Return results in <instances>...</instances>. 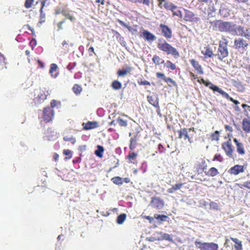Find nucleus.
I'll list each match as a JSON object with an SVG mask.
<instances>
[{
    "mask_svg": "<svg viewBox=\"0 0 250 250\" xmlns=\"http://www.w3.org/2000/svg\"><path fill=\"white\" fill-rule=\"evenodd\" d=\"M212 30L221 32H231L233 31L235 24L230 22L223 21L221 20H216L210 22Z\"/></svg>",
    "mask_w": 250,
    "mask_h": 250,
    "instance_id": "1",
    "label": "nucleus"
},
{
    "mask_svg": "<svg viewBox=\"0 0 250 250\" xmlns=\"http://www.w3.org/2000/svg\"><path fill=\"white\" fill-rule=\"evenodd\" d=\"M158 48L167 55H171L174 58L177 59L180 57V54L177 49L173 47L166 40H159L157 44Z\"/></svg>",
    "mask_w": 250,
    "mask_h": 250,
    "instance_id": "2",
    "label": "nucleus"
},
{
    "mask_svg": "<svg viewBox=\"0 0 250 250\" xmlns=\"http://www.w3.org/2000/svg\"><path fill=\"white\" fill-rule=\"evenodd\" d=\"M207 168V165L206 161L202 158L199 159L194 164V169L195 174L191 176L192 179H195L199 182L207 181L206 178H201L199 176L202 174L203 172L206 171Z\"/></svg>",
    "mask_w": 250,
    "mask_h": 250,
    "instance_id": "3",
    "label": "nucleus"
},
{
    "mask_svg": "<svg viewBox=\"0 0 250 250\" xmlns=\"http://www.w3.org/2000/svg\"><path fill=\"white\" fill-rule=\"evenodd\" d=\"M228 41L225 36H222V40L219 42V46L216 55L219 60L222 61L228 57L229 51L228 49Z\"/></svg>",
    "mask_w": 250,
    "mask_h": 250,
    "instance_id": "4",
    "label": "nucleus"
},
{
    "mask_svg": "<svg viewBox=\"0 0 250 250\" xmlns=\"http://www.w3.org/2000/svg\"><path fill=\"white\" fill-rule=\"evenodd\" d=\"M196 248L200 250H218V246L214 243L201 242L198 240L195 241Z\"/></svg>",
    "mask_w": 250,
    "mask_h": 250,
    "instance_id": "5",
    "label": "nucleus"
},
{
    "mask_svg": "<svg viewBox=\"0 0 250 250\" xmlns=\"http://www.w3.org/2000/svg\"><path fill=\"white\" fill-rule=\"evenodd\" d=\"M55 115L54 111L50 106H47L43 108L42 118L45 123H51L52 122Z\"/></svg>",
    "mask_w": 250,
    "mask_h": 250,
    "instance_id": "6",
    "label": "nucleus"
},
{
    "mask_svg": "<svg viewBox=\"0 0 250 250\" xmlns=\"http://www.w3.org/2000/svg\"><path fill=\"white\" fill-rule=\"evenodd\" d=\"M222 147L228 157L232 159L234 158L233 155L234 149L230 139H229L222 143Z\"/></svg>",
    "mask_w": 250,
    "mask_h": 250,
    "instance_id": "7",
    "label": "nucleus"
},
{
    "mask_svg": "<svg viewBox=\"0 0 250 250\" xmlns=\"http://www.w3.org/2000/svg\"><path fill=\"white\" fill-rule=\"evenodd\" d=\"M183 9L185 14L183 19L185 21L197 23L200 21V18L192 12L185 8Z\"/></svg>",
    "mask_w": 250,
    "mask_h": 250,
    "instance_id": "8",
    "label": "nucleus"
},
{
    "mask_svg": "<svg viewBox=\"0 0 250 250\" xmlns=\"http://www.w3.org/2000/svg\"><path fill=\"white\" fill-rule=\"evenodd\" d=\"M158 2V5L161 9L163 7L167 10L173 11V9H177V6L173 4L170 2H168L166 0H157Z\"/></svg>",
    "mask_w": 250,
    "mask_h": 250,
    "instance_id": "9",
    "label": "nucleus"
},
{
    "mask_svg": "<svg viewBox=\"0 0 250 250\" xmlns=\"http://www.w3.org/2000/svg\"><path fill=\"white\" fill-rule=\"evenodd\" d=\"M233 141L235 145L236 151L240 156H244L246 153L244 144L236 138H233Z\"/></svg>",
    "mask_w": 250,
    "mask_h": 250,
    "instance_id": "10",
    "label": "nucleus"
},
{
    "mask_svg": "<svg viewBox=\"0 0 250 250\" xmlns=\"http://www.w3.org/2000/svg\"><path fill=\"white\" fill-rule=\"evenodd\" d=\"M150 204L152 208L160 209L164 206V202L159 197H152L151 199Z\"/></svg>",
    "mask_w": 250,
    "mask_h": 250,
    "instance_id": "11",
    "label": "nucleus"
},
{
    "mask_svg": "<svg viewBox=\"0 0 250 250\" xmlns=\"http://www.w3.org/2000/svg\"><path fill=\"white\" fill-rule=\"evenodd\" d=\"M248 45L247 41L242 38L236 39L234 42V45L236 49L246 50Z\"/></svg>",
    "mask_w": 250,
    "mask_h": 250,
    "instance_id": "12",
    "label": "nucleus"
},
{
    "mask_svg": "<svg viewBox=\"0 0 250 250\" xmlns=\"http://www.w3.org/2000/svg\"><path fill=\"white\" fill-rule=\"evenodd\" d=\"M160 29L163 36L167 39H169L172 37V30L168 26L161 23L159 26Z\"/></svg>",
    "mask_w": 250,
    "mask_h": 250,
    "instance_id": "13",
    "label": "nucleus"
},
{
    "mask_svg": "<svg viewBox=\"0 0 250 250\" xmlns=\"http://www.w3.org/2000/svg\"><path fill=\"white\" fill-rule=\"evenodd\" d=\"M177 132L179 139H184L185 140H188L189 143H191V139L188 134V128H181L180 130H178Z\"/></svg>",
    "mask_w": 250,
    "mask_h": 250,
    "instance_id": "14",
    "label": "nucleus"
},
{
    "mask_svg": "<svg viewBox=\"0 0 250 250\" xmlns=\"http://www.w3.org/2000/svg\"><path fill=\"white\" fill-rule=\"evenodd\" d=\"M244 171V167L243 166L236 165L231 167L229 170L230 174L236 175L240 173H243Z\"/></svg>",
    "mask_w": 250,
    "mask_h": 250,
    "instance_id": "15",
    "label": "nucleus"
},
{
    "mask_svg": "<svg viewBox=\"0 0 250 250\" xmlns=\"http://www.w3.org/2000/svg\"><path fill=\"white\" fill-rule=\"evenodd\" d=\"M48 94V92L47 91L45 90H40L37 97L35 99V102L39 104L42 103L46 99Z\"/></svg>",
    "mask_w": 250,
    "mask_h": 250,
    "instance_id": "16",
    "label": "nucleus"
},
{
    "mask_svg": "<svg viewBox=\"0 0 250 250\" xmlns=\"http://www.w3.org/2000/svg\"><path fill=\"white\" fill-rule=\"evenodd\" d=\"M141 37L148 42H152L156 39L155 36L146 30H145L142 32Z\"/></svg>",
    "mask_w": 250,
    "mask_h": 250,
    "instance_id": "17",
    "label": "nucleus"
},
{
    "mask_svg": "<svg viewBox=\"0 0 250 250\" xmlns=\"http://www.w3.org/2000/svg\"><path fill=\"white\" fill-rule=\"evenodd\" d=\"M190 62L197 73L200 75L204 74V71L202 66L199 64L198 61L194 59H191L190 60Z\"/></svg>",
    "mask_w": 250,
    "mask_h": 250,
    "instance_id": "18",
    "label": "nucleus"
},
{
    "mask_svg": "<svg viewBox=\"0 0 250 250\" xmlns=\"http://www.w3.org/2000/svg\"><path fill=\"white\" fill-rule=\"evenodd\" d=\"M137 156V153L134 152L133 150H130L128 155L126 156V159L129 163H132L134 164L136 161Z\"/></svg>",
    "mask_w": 250,
    "mask_h": 250,
    "instance_id": "19",
    "label": "nucleus"
},
{
    "mask_svg": "<svg viewBox=\"0 0 250 250\" xmlns=\"http://www.w3.org/2000/svg\"><path fill=\"white\" fill-rule=\"evenodd\" d=\"M83 128L84 130H89L98 127L99 125L96 121H88L86 123H83Z\"/></svg>",
    "mask_w": 250,
    "mask_h": 250,
    "instance_id": "20",
    "label": "nucleus"
},
{
    "mask_svg": "<svg viewBox=\"0 0 250 250\" xmlns=\"http://www.w3.org/2000/svg\"><path fill=\"white\" fill-rule=\"evenodd\" d=\"M203 84H204L206 86L209 87V88L212 90L214 92H217L219 94H221L223 91L221 88H219L216 85H214L212 83L209 81H205Z\"/></svg>",
    "mask_w": 250,
    "mask_h": 250,
    "instance_id": "21",
    "label": "nucleus"
},
{
    "mask_svg": "<svg viewBox=\"0 0 250 250\" xmlns=\"http://www.w3.org/2000/svg\"><path fill=\"white\" fill-rule=\"evenodd\" d=\"M147 101L154 107H158L159 98L154 95H148L147 96Z\"/></svg>",
    "mask_w": 250,
    "mask_h": 250,
    "instance_id": "22",
    "label": "nucleus"
},
{
    "mask_svg": "<svg viewBox=\"0 0 250 250\" xmlns=\"http://www.w3.org/2000/svg\"><path fill=\"white\" fill-rule=\"evenodd\" d=\"M242 127L246 133L250 132V120L247 118H244L242 120Z\"/></svg>",
    "mask_w": 250,
    "mask_h": 250,
    "instance_id": "23",
    "label": "nucleus"
},
{
    "mask_svg": "<svg viewBox=\"0 0 250 250\" xmlns=\"http://www.w3.org/2000/svg\"><path fill=\"white\" fill-rule=\"evenodd\" d=\"M205 173L207 176L214 177L219 174V172L217 168L211 167L208 171H205Z\"/></svg>",
    "mask_w": 250,
    "mask_h": 250,
    "instance_id": "24",
    "label": "nucleus"
},
{
    "mask_svg": "<svg viewBox=\"0 0 250 250\" xmlns=\"http://www.w3.org/2000/svg\"><path fill=\"white\" fill-rule=\"evenodd\" d=\"M132 68L131 67H127L125 69H120L117 71V74L119 76L124 77L128 74H130L132 71Z\"/></svg>",
    "mask_w": 250,
    "mask_h": 250,
    "instance_id": "25",
    "label": "nucleus"
},
{
    "mask_svg": "<svg viewBox=\"0 0 250 250\" xmlns=\"http://www.w3.org/2000/svg\"><path fill=\"white\" fill-rule=\"evenodd\" d=\"M137 140L138 138L137 135H134L130 138L129 145L130 150H133L136 147L137 145Z\"/></svg>",
    "mask_w": 250,
    "mask_h": 250,
    "instance_id": "26",
    "label": "nucleus"
},
{
    "mask_svg": "<svg viewBox=\"0 0 250 250\" xmlns=\"http://www.w3.org/2000/svg\"><path fill=\"white\" fill-rule=\"evenodd\" d=\"M57 69L58 66L56 64L52 63L51 64L49 70V73L54 78H56L58 75L59 73L57 72Z\"/></svg>",
    "mask_w": 250,
    "mask_h": 250,
    "instance_id": "27",
    "label": "nucleus"
},
{
    "mask_svg": "<svg viewBox=\"0 0 250 250\" xmlns=\"http://www.w3.org/2000/svg\"><path fill=\"white\" fill-rule=\"evenodd\" d=\"M184 185V183H177L173 185L171 188L167 189V192L169 193H173L175 191L180 189Z\"/></svg>",
    "mask_w": 250,
    "mask_h": 250,
    "instance_id": "28",
    "label": "nucleus"
},
{
    "mask_svg": "<svg viewBox=\"0 0 250 250\" xmlns=\"http://www.w3.org/2000/svg\"><path fill=\"white\" fill-rule=\"evenodd\" d=\"M152 62L156 65H159L161 64H164L165 61L158 55H154L152 58Z\"/></svg>",
    "mask_w": 250,
    "mask_h": 250,
    "instance_id": "29",
    "label": "nucleus"
},
{
    "mask_svg": "<svg viewBox=\"0 0 250 250\" xmlns=\"http://www.w3.org/2000/svg\"><path fill=\"white\" fill-rule=\"evenodd\" d=\"M230 240L235 243L234 248L236 250H241L242 249V241L237 238L230 237Z\"/></svg>",
    "mask_w": 250,
    "mask_h": 250,
    "instance_id": "30",
    "label": "nucleus"
},
{
    "mask_svg": "<svg viewBox=\"0 0 250 250\" xmlns=\"http://www.w3.org/2000/svg\"><path fill=\"white\" fill-rule=\"evenodd\" d=\"M220 94H221L223 97L226 98L228 100H229L231 102H233L236 105L240 104V102L238 101L234 100L233 98L230 97L229 95L227 92L223 90L222 91Z\"/></svg>",
    "mask_w": 250,
    "mask_h": 250,
    "instance_id": "31",
    "label": "nucleus"
},
{
    "mask_svg": "<svg viewBox=\"0 0 250 250\" xmlns=\"http://www.w3.org/2000/svg\"><path fill=\"white\" fill-rule=\"evenodd\" d=\"M97 149L95 150V154L99 157H103V153L104 151V148L103 146L100 145L97 146Z\"/></svg>",
    "mask_w": 250,
    "mask_h": 250,
    "instance_id": "32",
    "label": "nucleus"
},
{
    "mask_svg": "<svg viewBox=\"0 0 250 250\" xmlns=\"http://www.w3.org/2000/svg\"><path fill=\"white\" fill-rule=\"evenodd\" d=\"M164 64L165 67L171 70H174L176 69V65L175 64L172 63L170 61H167L166 62H164Z\"/></svg>",
    "mask_w": 250,
    "mask_h": 250,
    "instance_id": "33",
    "label": "nucleus"
},
{
    "mask_svg": "<svg viewBox=\"0 0 250 250\" xmlns=\"http://www.w3.org/2000/svg\"><path fill=\"white\" fill-rule=\"evenodd\" d=\"M111 87L114 90H119L122 88V83L118 81L115 80L112 83Z\"/></svg>",
    "mask_w": 250,
    "mask_h": 250,
    "instance_id": "34",
    "label": "nucleus"
},
{
    "mask_svg": "<svg viewBox=\"0 0 250 250\" xmlns=\"http://www.w3.org/2000/svg\"><path fill=\"white\" fill-rule=\"evenodd\" d=\"M72 90L76 95H78L82 92V88L80 85L75 84L72 87Z\"/></svg>",
    "mask_w": 250,
    "mask_h": 250,
    "instance_id": "35",
    "label": "nucleus"
},
{
    "mask_svg": "<svg viewBox=\"0 0 250 250\" xmlns=\"http://www.w3.org/2000/svg\"><path fill=\"white\" fill-rule=\"evenodd\" d=\"M126 217V215L125 213H122L119 215L117 218L116 222L118 224H122L125 220Z\"/></svg>",
    "mask_w": 250,
    "mask_h": 250,
    "instance_id": "36",
    "label": "nucleus"
},
{
    "mask_svg": "<svg viewBox=\"0 0 250 250\" xmlns=\"http://www.w3.org/2000/svg\"><path fill=\"white\" fill-rule=\"evenodd\" d=\"M112 182L117 185H121L123 184V178L119 176H116L111 179Z\"/></svg>",
    "mask_w": 250,
    "mask_h": 250,
    "instance_id": "37",
    "label": "nucleus"
},
{
    "mask_svg": "<svg viewBox=\"0 0 250 250\" xmlns=\"http://www.w3.org/2000/svg\"><path fill=\"white\" fill-rule=\"evenodd\" d=\"M203 54L206 56L208 57H211L214 55V54L213 53V52L212 50L208 47H205V51L203 52Z\"/></svg>",
    "mask_w": 250,
    "mask_h": 250,
    "instance_id": "38",
    "label": "nucleus"
},
{
    "mask_svg": "<svg viewBox=\"0 0 250 250\" xmlns=\"http://www.w3.org/2000/svg\"><path fill=\"white\" fill-rule=\"evenodd\" d=\"M154 218L156 219L160 220L161 221H165L168 218V216L166 215L155 214Z\"/></svg>",
    "mask_w": 250,
    "mask_h": 250,
    "instance_id": "39",
    "label": "nucleus"
},
{
    "mask_svg": "<svg viewBox=\"0 0 250 250\" xmlns=\"http://www.w3.org/2000/svg\"><path fill=\"white\" fill-rule=\"evenodd\" d=\"M5 57L4 56L0 53V67H1V69L3 68H6V62H5Z\"/></svg>",
    "mask_w": 250,
    "mask_h": 250,
    "instance_id": "40",
    "label": "nucleus"
},
{
    "mask_svg": "<svg viewBox=\"0 0 250 250\" xmlns=\"http://www.w3.org/2000/svg\"><path fill=\"white\" fill-rule=\"evenodd\" d=\"M119 125L123 127H126L127 125V122L126 120L122 119L120 117H118L116 120Z\"/></svg>",
    "mask_w": 250,
    "mask_h": 250,
    "instance_id": "41",
    "label": "nucleus"
},
{
    "mask_svg": "<svg viewBox=\"0 0 250 250\" xmlns=\"http://www.w3.org/2000/svg\"><path fill=\"white\" fill-rule=\"evenodd\" d=\"M212 141H218L219 139V132L217 130L211 134L210 136Z\"/></svg>",
    "mask_w": 250,
    "mask_h": 250,
    "instance_id": "42",
    "label": "nucleus"
},
{
    "mask_svg": "<svg viewBox=\"0 0 250 250\" xmlns=\"http://www.w3.org/2000/svg\"><path fill=\"white\" fill-rule=\"evenodd\" d=\"M176 9H173V11H171L172 12V16H177L179 17L180 19H183V15L182 13V12L180 10H177Z\"/></svg>",
    "mask_w": 250,
    "mask_h": 250,
    "instance_id": "43",
    "label": "nucleus"
},
{
    "mask_svg": "<svg viewBox=\"0 0 250 250\" xmlns=\"http://www.w3.org/2000/svg\"><path fill=\"white\" fill-rule=\"evenodd\" d=\"M213 161H218L219 162H222L223 161V158L221 155L220 154H215L213 159Z\"/></svg>",
    "mask_w": 250,
    "mask_h": 250,
    "instance_id": "44",
    "label": "nucleus"
},
{
    "mask_svg": "<svg viewBox=\"0 0 250 250\" xmlns=\"http://www.w3.org/2000/svg\"><path fill=\"white\" fill-rule=\"evenodd\" d=\"M63 139L65 141L71 142L72 144H74L76 142V139L73 137V136H71L70 137L68 136H64L63 137Z\"/></svg>",
    "mask_w": 250,
    "mask_h": 250,
    "instance_id": "45",
    "label": "nucleus"
},
{
    "mask_svg": "<svg viewBox=\"0 0 250 250\" xmlns=\"http://www.w3.org/2000/svg\"><path fill=\"white\" fill-rule=\"evenodd\" d=\"M34 0H26L24 3V6L26 8H30L32 7Z\"/></svg>",
    "mask_w": 250,
    "mask_h": 250,
    "instance_id": "46",
    "label": "nucleus"
},
{
    "mask_svg": "<svg viewBox=\"0 0 250 250\" xmlns=\"http://www.w3.org/2000/svg\"><path fill=\"white\" fill-rule=\"evenodd\" d=\"M138 83L140 85H150V83L146 80H143L142 79L138 80Z\"/></svg>",
    "mask_w": 250,
    "mask_h": 250,
    "instance_id": "47",
    "label": "nucleus"
},
{
    "mask_svg": "<svg viewBox=\"0 0 250 250\" xmlns=\"http://www.w3.org/2000/svg\"><path fill=\"white\" fill-rule=\"evenodd\" d=\"M209 207H210V208H211V209H216V210L219 209V205L216 202H211L209 203Z\"/></svg>",
    "mask_w": 250,
    "mask_h": 250,
    "instance_id": "48",
    "label": "nucleus"
},
{
    "mask_svg": "<svg viewBox=\"0 0 250 250\" xmlns=\"http://www.w3.org/2000/svg\"><path fill=\"white\" fill-rule=\"evenodd\" d=\"M63 153L66 155L68 156V157H66V159H70L72 157V152L69 149H65L63 150Z\"/></svg>",
    "mask_w": 250,
    "mask_h": 250,
    "instance_id": "49",
    "label": "nucleus"
},
{
    "mask_svg": "<svg viewBox=\"0 0 250 250\" xmlns=\"http://www.w3.org/2000/svg\"><path fill=\"white\" fill-rule=\"evenodd\" d=\"M117 21L122 26H123L127 28L129 30H131V27L130 26H128L125 23L122 21H121V20H120L119 19H118L117 20Z\"/></svg>",
    "mask_w": 250,
    "mask_h": 250,
    "instance_id": "50",
    "label": "nucleus"
},
{
    "mask_svg": "<svg viewBox=\"0 0 250 250\" xmlns=\"http://www.w3.org/2000/svg\"><path fill=\"white\" fill-rule=\"evenodd\" d=\"M164 81L166 83L169 82L171 83L174 86L177 85L176 83L174 80H173L171 78L166 77Z\"/></svg>",
    "mask_w": 250,
    "mask_h": 250,
    "instance_id": "51",
    "label": "nucleus"
},
{
    "mask_svg": "<svg viewBox=\"0 0 250 250\" xmlns=\"http://www.w3.org/2000/svg\"><path fill=\"white\" fill-rule=\"evenodd\" d=\"M58 104H60L59 102L55 100H52L50 102V107L52 109L56 106Z\"/></svg>",
    "mask_w": 250,
    "mask_h": 250,
    "instance_id": "52",
    "label": "nucleus"
},
{
    "mask_svg": "<svg viewBox=\"0 0 250 250\" xmlns=\"http://www.w3.org/2000/svg\"><path fill=\"white\" fill-rule=\"evenodd\" d=\"M47 0H40L42 5L40 12L42 14V9H43V7L45 6V3Z\"/></svg>",
    "mask_w": 250,
    "mask_h": 250,
    "instance_id": "53",
    "label": "nucleus"
},
{
    "mask_svg": "<svg viewBox=\"0 0 250 250\" xmlns=\"http://www.w3.org/2000/svg\"><path fill=\"white\" fill-rule=\"evenodd\" d=\"M156 77L158 78H161L164 81L165 80V78H166V76L164 73H161V72H157L156 74Z\"/></svg>",
    "mask_w": 250,
    "mask_h": 250,
    "instance_id": "54",
    "label": "nucleus"
},
{
    "mask_svg": "<svg viewBox=\"0 0 250 250\" xmlns=\"http://www.w3.org/2000/svg\"><path fill=\"white\" fill-rule=\"evenodd\" d=\"M225 128L226 131H229V132H232L233 131L232 127L229 125H225Z\"/></svg>",
    "mask_w": 250,
    "mask_h": 250,
    "instance_id": "55",
    "label": "nucleus"
},
{
    "mask_svg": "<svg viewBox=\"0 0 250 250\" xmlns=\"http://www.w3.org/2000/svg\"><path fill=\"white\" fill-rule=\"evenodd\" d=\"M63 15H64L65 17H66V18L70 20L71 21H73L75 20V18L73 16L70 15L69 14H64L62 13Z\"/></svg>",
    "mask_w": 250,
    "mask_h": 250,
    "instance_id": "56",
    "label": "nucleus"
},
{
    "mask_svg": "<svg viewBox=\"0 0 250 250\" xmlns=\"http://www.w3.org/2000/svg\"><path fill=\"white\" fill-rule=\"evenodd\" d=\"M88 52L89 53V56H93V53H94L95 54L94 52V49L93 47H90L88 49Z\"/></svg>",
    "mask_w": 250,
    "mask_h": 250,
    "instance_id": "57",
    "label": "nucleus"
},
{
    "mask_svg": "<svg viewBox=\"0 0 250 250\" xmlns=\"http://www.w3.org/2000/svg\"><path fill=\"white\" fill-rule=\"evenodd\" d=\"M243 186H244L245 188L250 189V180L244 182Z\"/></svg>",
    "mask_w": 250,
    "mask_h": 250,
    "instance_id": "58",
    "label": "nucleus"
},
{
    "mask_svg": "<svg viewBox=\"0 0 250 250\" xmlns=\"http://www.w3.org/2000/svg\"><path fill=\"white\" fill-rule=\"evenodd\" d=\"M65 22V20L64 21H60L58 23V30H61L62 29V25L63 23Z\"/></svg>",
    "mask_w": 250,
    "mask_h": 250,
    "instance_id": "59",
    "label": "nucleus"
},
{
    "mask_svg": "<svg viewBox=\"0 0 250 250\" xmlns=\"http://www.w3.org/2000/svg\"><path fill=\"white\" fill-rule=\"evenodd\" d=\"M189 75L191 77V80L192 81L197 78V77L195 75V74L192 72H189Z\"/></svg>",
    "mask_w": 250,
    "mask_h": 250,
    "instance_id": "60",
    "label": "nucleus"
},
{
    "mask_svg": "<svg viewBox=\"0 0 250 250\" xmlns=\"http://www.w3.org/2000/svg\"><path fill=\"white\" fill-rule=\"evenodd\" d=\"M144 218L145 219H147V220H148L150 223H151L153 221L154 218H153L152 217H151L150 216H145L144 217Z\"/></svg>",
    "mask_w": 250,
    "mask_h": 250,
    "instance_id": "61",
    "label": "nucleus"
},
{
    "mask_svg": "<svg viewBox=\"0 0 250 250\" xmlns=\"http://www.w3.org/2000/svg\"><path fill=\"white\" fill-rule=\"evenodd\" d=\"M242 106L244 108H246V110H248V111H249L250 112V105H247L246 104H243L242 105Z\"/></svg>",
    "mask_w": 250,
    "mask_h": 250,
    "instance_id": "62",
    "label": "nucleus"
},
{
    "mask_svg": "<svg viewBox=\"0 0 250 250\" xmlns=\"http://www.w3.org/2000/svg\"><path fill=\"white\" fill-rule=\"evenodd\" d=\"M205 81V80L203 78H201V77L198 78L197 79V82L199 83H204Z\"/></svg>",
    "mask_w": 250,
    "mask_h": 250,
    "instance_id": "63",
    "label": "nucleus"
},
{
    "mask_svg": "<svg viewBox=\"0 0 250 250\" xmlns=\"http://www.w3.org/2000/svg\"><path fill=\"white\" fill-rule=\"evenodd\" d=\"M163 148H164L163 146L161 144H160L158 145V150H159L160 153H162L163 152Z\"/></svg>",
    "mask_w": 250,
    "mask_h": 250,
    "instance_id": "64",
    "label": "nucleus"
}]
</instances>
